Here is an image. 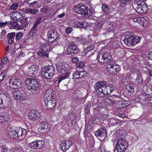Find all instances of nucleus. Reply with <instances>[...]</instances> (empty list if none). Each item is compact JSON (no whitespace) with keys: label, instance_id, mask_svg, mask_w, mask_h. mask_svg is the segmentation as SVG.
<instances>
[{"label":"nucleus","instance_id":"26","mask_svg":"<svg viewBox=\"0 0 152 152\" xmlns=\"http://www.w3.org/2000/svg\"><path fill=\"white\" fill-rule=\"evenodd\" d=\"M104 63H107L108 65L110 64L112 57L110 54L108 53H104Z\"/></svg>","mask_w":152,"mask_h":152},{"label":"nucleus","instance_id":"50","mask_svg":"<svg viewBox=\"0 0 152 152\" xmlns=\"http://www.w3.org/2000/svg\"><path fill=\"white\" fill-rule=\"evenodd\" d=\"M41 20V17H40L36 20L33 26L37 28V26L40 23Z\"/></svg>","mask_w":152,"mask_h":152},{"label":"nucleus","instance_id":"3","mask_svg":"<svg viewBox=\"0 0 152 152\" xmlns=\"http://www.w3.org/2000/svg\"><path fill=\"white\" fill-rule=\"evenodd\" d=\"M73 10L76 13L83 15L86 17L91 16L93 14V12L90 9H88L85 5L78 4L74 7Z\"/></svg>","mask_w":152,"mask_h":152},{"label":"nucleus","instance_id":"8","mask_svg":"<svg viewBox=\"0 0 152 152\" xmlns=\"http://www.w3.org/2000/svg\"><path fill=\"white\" fill-rule=\"evenodd\" d=\"M51 45L47 43L42 44L40 45V50L37 54L40 57L48 58V52L51 49Z\"/></svg>","mask_w":152,"mask_h":152},{"label":"nucleus","instance_id":"7","mask_svg":"<svg viewBox=\"0 0 152 152\" xmlns=\"http://www.w3.org/2000/svg\"><path fill=\"white\" fill-rule=\"evenodd\" d=\"M27 88L29 90L37 91L39 89V84L38 81L31 78H27L25 80Z\"/></svg>","mask_w":152,"mask_h":152},{"label":"nucleus","instance_id":"10","mask_svg":"<svg viewBox=\"0 0 152 152\" xmlns=\"http://www.w3.org/2000/svg\"><path fill=\"white\" fill-rule=\"evenodd\" d=\"M135 3L137 5L136 9L138 12L140 13H144L147 12L148 10V8L147 4L144 1L136 0Z\"/></svg>","mask_w":152,"mask_h":152},{"label":"nucleus","instance_id":"17","mask_svg":"<svg viewBox=\"0 0 152 152\" xmlns=\"http://www.w3.org/2000/svg\"><path fill=\"white\" fill-rule=\"evenodd\" d=\"M72 145V143L71 140H66L61 144L60 147L62 150L65 151L69 149Z\"/></svg>","mask_w":152,"mask_h":152},{"label":"nucleus","instance_id":"2","mask_svg":"<svg viewBox=\"0 0 152 152\" xmlns=\"http://www.w3.org/2000/svg\"><path fill=\"white\" fill-rule=\"evenodd\" d=\"M141 39L140 37L136 36L135 34L131 33L129 35H125L124 41L126 45L131 47L132 46L135 45L140 42Z\"/></svg>","mask_w":152,"mask_h":152},{"label":"nucleus","instance_id":"51","mask_svg":"<svg viewBox=\"0 0 152 152\" xmlns=\"http://www.w3.org/2000/svg\"><path fill=\"white\" fill-rule=\"evenodd\" d=\"M21 150V148H20L15 147L12 149V152H20Z\"/></svg>","mask_w":152,"mask_h":152},{"label":"nucleus","instance_id":"47","mask_svg":"<svg viewBox=\"0 0 152 152\" xmlns=\"http://www.w3.org/2000/svg\"><path fill=\"white\" fill-rule=\"evenodd\" d=\"M22 36V33L20 32L17 33L15 35V39L16 41H18L20 39Z\"/></svg>","mask_w":152,"mask_h":152},{"label":"nucleus","instance_id":"36","mask_svg":"<svg viewBox=\"0 0 152 152\" xmlns=\"http://www.w3.org/2000/svg\"><path fill=\"white\" fill-rule=\"evenodd\" d=\"M97 58L99 61L102 63H104V54H99L97 56Z\"/></svg>","mask_w":152,"mask_h":152},{"label":"nucleus","instance_id":"54","mask_svg":"<svg viewBox=\"0 0 152 152\" xmlns=\"http://www.w3.org/2000/svg\"><path fill=\"white\" fill-rule=\"evenodd\" d=\"M79 72L77 71L75 72L73 74V77L75 79L79 78Z\"/></svg>","mask_w":152,"mask_h":152},{"label":"nucleus","instance_id":"15","mask_svg":"<svg viewBox=\"0 0 152 152\" xmlns=\"http://www.w3.org/2000/svg\"><path fill=\"white\" fill-rule=\"evenodd\" d=\"M38 71V68L37 65L31 66L28 68L27 75L29 76H33L37 73Z\"/></svg>","mask_w":152,"mask_h":152},{"label":"nucleus","instance_id":"53","mask_svg":"<svg viewBox=\"0 0 152 152\" xmlns=\"http://www.w3.org/2000/svg\"><path fill=\"white\" fill-rule=\"evenodd\" d=\"M119 1L121 2L122 4H129L131 0H119Z\"/></svg>","mask_w":152,"mask_h":152},{"label":"nucleus","instance_id":"29","mask_svg":"<svg viewBox=\"0 0 152 152\" xmlns=\"http://www.w3.org/2000/svg\"><path fill=\"white\" fill-rule=\"evenodd\" d=\"M20 23L21 24L20 25V27L22 29H23L24 28H26L28 26L29 23L27 18H26L23 20L21 21Z\"/></svg>","mask_w":152,"mask_h":152},{"label":"nucleus","instance_id":"37","mask_svg":"<svg viewBox=\"0 0 152 152\" xmlns=\"http://www.w3.org/2000/svg\"><path fill=\"white\" fill-rule=\"evenodd\" d=\"M36 142V144H37V148L38 149L42 148L44 144V142L43 140H37Z\"/></svg>","mask_w":152,"mask_h":152},{"label":"nucleus","instance_id":"21","mask_svg":"<svg viewBox=\"0 0 152 152\" xmlns=\"http://www.w3.org/2000/svg\"><path fill=\"white\" fill-rule=\"evenodd\" d=\"M106 130L104 128H100L95 132V134L97 137H102L105 136Z\"/></svg>","mask_w":152,"mask_h":152},{"label":"nucleus","instance_id":"43","mask_svg":"<svg viewBox=\"0 0 152 152\" xmlns=\"http://www.w3.org/2000/svg\"><path fill=\"white\" fill-rule=\"evenodd\" d=\"M127 113L126 111H121L118 113V115L121 118H124L127 115Z\"/></svg>","mask_w":152,"mask_h":152},{"label":"nucleus","instance_id":"20","mask_svg":"<svg viewBox=\"0 0 152 152\" xmlns=\"http://www.w3.org/2000/svg\"><path fill=\"white\" fill-rule=\"evenodd\" d=\"M133 21L134 22H138L140 23L144 27L146 26L147 25V21L143 17L141 18L138 17L136 18H133Z\"/></svg>","mask_w":152,"mask_h":152},{"label":"nucleus","instance_id":"61","mask_svg":"<svg viewBox=\"0 0 152 152\" xmlns=\"http://www.w3.org/2000/svg\"><path fill=\"white\" fill-rule=\"evenodd\" d=\"M84 64L83 62H81L78 63L77 65V67H82L83 66Z\"/></svg>","mask_w":152,"mask_h":152},{"label":"nucleus","instance_id":"45","mask_svg":"<svg viewBox=\"0 0 152 152\" xmlns=\"http://www.w3.org/2000/svg\"><path fill=\"white\" fill-rule=\"evenodd\" d=\"M18 7V4L16 3L13 4L9 8L10 10H17Z\"/></svg>","mask_w":152,"mask_h":152},{"label":"nucleus","instance_id":"38","mask_svg":"<svg viewBox=\"0 0 152 152\" xmlns=\"http://www.w3.org/2000/svg\"><path fill=\"white\" fill-rule=\"evenodd\" d=\"M38 12V10L35 9H28L26 10L25 12L26 13H31L32 14H34L37 13Z\"/></svg>","mask_w":152,"mask_h":152},{"label":"nucleus","instance_id":"22","mask_svg":"<svg viewBox=\"0 0 152 152\" xmlns=\"http://www.w3.org/2000/svg\"><path fill=\"white\" fill-rule=\"evenodd\" d=\"M16 130L17 138L20 136H24L26 134L27 132V130L26 129L19 127H17L16 128Z\"/></svg>","mask_w":152,"mask_h":152},{"label":"nucleus","instance_id":"35","mask_svg":"<svg viewBox=\"0 0 152 152\" xmlns=\"http://www.w3.org/2000/svg\"><path fill=\"white\" fill-rule=\"evenodd\" d=\"M127 101H119L116 104V107H123L125 106Z\"/></svg>","mask_w":152,"mask_h":152},{"label":"nucleus","instance_id":"9","mask_svg":"<svg viewBox=\"0 0 152 152\" xmlns=\"http://www.w3.org/2000/svg\"><path fill=\"white\" fill-rule=\"evenodd\" d=\"M22 83L21 78L19 77H11L9 80L10 86L14 89L21 87Z\"/></svg>","mask_w":152,"mask_h":152},{"label":"nucleus","instance_id":"46","mask_svg":"<svg viewBox=\"0 0 152 152\" xmlns=\"http://www.w3.org/2000/svg\"><path fill=\"white\" fill-rule=\"evenodd\" d=\"M37 28L33 26L31 29L29 34L31 35L32 34L33 35H34L35 34L37 31Z\"/></svg>","mask_w":152,"mask_h":152},{"label":"nucleus","instance_id":"30","mask_svg":"<svg viewBox=\"0 0 152 152\" xmlns=\"http://www.w3.org/2000/svg\"><path fill=\"white\" fill-rule=\"evenodd\" d=\"M126 88L132 94L134 93V86L133 84L129 83L126 85Z\"/></svg>","mask_w":152,"mask_h":152},{"label":"nucleus","instance_id":"5","mask_svg":"<svg viewBox=\"0 0 152 152\" xmlns=\"http://www.w3.org/2000/svg\"><path fill=\"white\" fill-rule=\"evenodd\" d=\"M106 82L104 81H99L97 82L94 85V87L99 97H104L107 93L105 87Z\"/></svg>","mask_w":152,"mask_h":152},{"label":"nucleus","instance_id":"14","mask_svg":"<svg viewBox=\"0 0 152 152\" xmlns=\"http://www.w3.org/2000/svg\"><path fill=\"white\" fill-rule=\"evenodd\" d=\"M107 70L110 73H114L116 74V73L120 70L119 66L117 64H111L110 63L107 66Z\"/></svg>","mask_w":152,"mask_h":152},{"label":"nucleus","instance_id":"16","mask_svg":"<svg viewBox=\"0 0 152 152\" xmlns=\"http://www.w3.org/2000/svg\"><path fill=\"white\" fill-rule=\"evenodd\" d=\"M40 114L34 110H32L29 112L28 114L29 118L33 121H37L39 119L40 117Z\"/></svg>","mask_w":152,"mask_h":152},{"label":"nucleus","instance_id":"58","mask_svg":"<svg viewBox=\"0 0 152 152\" xmlns=\"http://www.w3.org/2000/svg\"><path fill=\"white\" fill-rule=\"evenodd\" d=\"M45 97V101H47V102H49L50 101H51L53 100V98L52 97H50L47 96L46 97Z\"/></svg>","mask_w":152,"mask_h":152},{"label":"nucleus","instance_id":"40","mask_svg":"<svg viewBox=\"0 0 152 152\" xmlns=\"http://www.w3.org/2000/svg\"><path fill=\"white\" fill-rule=\"evenodd\" d=\"M102 8L105 13H107L110 12V10L106 4H103L102 6Z\"/></svg>","mask_w":152,"mask_h":152},{"label":"nucleus","instance_id":"25","mask_svg":"<svg viewBox=\"0 0 152 152\" xmlns=\"http://www.w3.org/2000/svg\"><path fill=\"white\" fill-rule=\"evenodd\" d=\"M23 17L21 13L16 12L13 16V19L14 20H16L18 21H21L23 20Z\"/></svg>","mask_w":152,"mask_h":152},{"label":"nucleus","instance_id":"6","mask_svg":"<svg viewBox=\"0 0 152 152\" xmlns=\"http://www.w3.org/2000/svg\"><path fill=\"white\" fill-rule=\"evenodd\" d=\"M128 143L125 138H120L116 142L115 149L117 152H124L127 149Z\"/></svg>","mask_w":152,"mask_h":152},{"label":"nucleus","instance_id":"11","mask_svg":"<svg viewBox=\"0 0 152 152\" xmlns=\"http://www.w3.org/2000/svg\"><path fill=\"white\" fill-rule=\"evenodd\" d=\"M48 42L52 43V45L54 47L57 44V42L56 39L57 37V33L53 30H50L48 31Z\"/></svg>","mask_w":152,"mask_h":152},{"label":"nucleus","instance_id":"39","mask_svg":"<svg viewBox=\"0 0 152 152\" xmlns=\"http://www.w3.org/2000/svg\"><path fill=\"white\" fill-rule=\"evenodd\" d=\"M52 90L49 88L47 90L45 94L44 97H46L47 96L52 97Z\"/></svg>","mask_w":152,"mask_h":152},{"label":"nucleus","instance_id":"19","mask_svg":"<svg viewBox=\"0 0 152 152\" xmlns=\"http://www.w3.org/2000/svg\"><path fill=\"white\" fill-rule=\"evenodd\" d=\"M13 97L17 100H23L24 99V95L21 92L15 91L13 93Z\"/></svg>","mask_w":152,"mask_h":152},{"label":"nucleus","instance_id":"32","mask_svg":"<svg viewBox=\"0 0 152 152\" xmlns=\"http://www.w3.org/2000/svg\"><path fill=\"white\" fill-rule=\"evenodd\" d=\"M103 25V23L102 21H100L96 23L94 26V29L95 30H98L101 28Z\"/></svg>","mask_w":152,"mask_h":152},{"label":"nucleus","instance_id":"24","mask_svg":"<svg viewBox=\"0 0 152 152\" xmlns=\"http://www.w3.org/2000/svg\"><path fill=\"white\" fill-rule=\"evenodd\" d=\"M74 23L75 25L79 28H84L87 26L86 22L76 21Z\"/></svg>","mask_w":152,"mask_h":152},{"label":"nucleus","instance_id":"31","mask_svg":"<svg viewBox=\"0 0 152 152\" xmlns=\"http://www.w3.org/2000/svg\"><path fill=\"white\" fill-rule=\"evenodd\" d=\"M53 9L51 7H45L42 12L46 15H49L53 12Z\"/></svg>","mask_w":152,"mask_h":152},{"label":"nucleus","instance_id":"52","mask_svg":"<svg viewBox=\"0 0 152 152\" xmlns=\"http://www.w3.org/2000/svg\"><path fill=\"white\" fill-rule=\"evenodd\" d=\"M36 143V142L35 141L30 143L29 144L30 145L31 147L33 148H37V145Z\"/></svg>","mask_w":152,"mask_h":152},{"label":"nucleus","instance_id":"33","mask_svg":"<svg viewBox=\"0 0 152 152\" xmlns=\"http://www.w3.org/2000/svg\"><path fill=\"white\" fill-rule=\"evenodd\" d=\"M8 133L10 138L13 139H16L17 138L16 129L14 130H9Z\"/></svg>","mask_w":152,"mask_h":152},{"label":"nucleus","instance_id":"34","mask_svg":"<svg viewBox=\"0 0 152 152\" xmlns=\"http://www.w3.org/2000/svg\"><path fill=\"white\" fill-rule=\"evenodd\" d=\"M137 77L136 79L137 81L138 84L142 85L143 80L142 77V76L141 73H138L137 74Z\"/></svg>","mask_w":152,"mask_h":152},{"label":"nucleus","instance_id":"56","mask_svg":"<svg viewBox=\"0 0 152 152\" xmlns=\"http://www.w3.org/2000/svg\"><path fill=\"white\" fill-rule=\"evenodd\" d=\"M145 100L146 101H150V99L151 98V95L148 94H146L145 97Z\"/></svg>","mask_w":152,"mask_h":152},{"label":"nucleus","instance_id":"59","mask_svg":"<svg viewBox=\"0 0 152 152\" xmlns=\"http://www.w3.org/2000/svg\"><path fill=\"white\" fill-rule=\"evenodd\" d=\"M72 31V28H68L65 29V32L67 34L70 33Z\"/></svg>","mask_w":152,"mask_h":152},{"label":"nucleus","instance_id":"62","mask_svg":"<svg viewBox=\"0 0 152 152\" xmlns=\"http://www.w3.org/2000/svg\"><path fill=\"white\" fill-rule=\"evenodd\" d=\"M144 121H142V122L147 123V122H152V118H147L146 119H144L143 120Z\"/></svg>","mask_w":152,"mask_h":152},{"label":"nucleus","instance_id":"42","mask_svg":"<svg viewBox=\"0 0 152 152\" xmlns=\"http://www.w3.org/2000/svg\"><path fill=\"white\" fill-rule=\"evenodd\" d=\"M80 92L79 90H76L74 91V93L73 94V97L75 99H78V98H79L78 95H80Z\"/></svg>","mask_w":152,"mask_h":152},{"label":"nucleus","instance_id":"64","mask_svg":"<svg viewBox=\"0 0 152 152\" xmlns=\"http://www.w3.org/2000/svg\"><path fill=\"white\" fill-rule=\"evenodd\" d=\"M1 152H7L8 151L9 149L6 148H1Z\"/></svg>","mask_w":152,"mask_h":152},{"label":"nucleus","instance_id":"49","mask_svg":"<svg viewBox=\"0 0 152 152\" xmlns=\"http://www.w3.org/2000/svg\"><path fill=\"white\" fill-rule=\"evenodd\" d=\"M1 61L2 62L0 64V65L2 66V64H6L8 62V60L6 58L4 57L1 60Z\"/></svg>","mask_w":152,"mask_h":152},{"label":"nucleus","instance_id":"12","mask_svg":"<svg viewBox=\"0 0 152 152\" xmlns=\"http://www.w3.org/2000/svg\"><path fill=\"white\" fill-rule=\"evenodd\" d=\"M79 50L78 47L75 45L74 43H70L69 44L67 50L68 54L72 55L74 54H76Z\"/></svg>","mask_w":152,"mask_h":152},{"label":"nucleus","instance_id":"63","mask_svg":"<svg viewBox=\"0 0 152 152\" xmlns=\"http://www.w3.org/2000/svg\"><path fill=\"white\" fill-rule=\"evenodd\" d=\"M18 52L20 55L18 56V58H20V56H24V53H23V52L21 50H19Z\"/></svg>","mask_w":152,"mask_h":152},{"label":"nucleus","instance_id":"57","mask_svg":"<svg viewBox=\"0 0 152 152\" xmlns=\"http://www.w3.org/2000/svg\"><path fill=\"white\" fill-rule=\"evenodd\" d=\"M79 60L78 58L77 57H74L72 59V61L73 63H76L79 62Z\"/></svg>","mask_w":152,"mask_h":152},{"label":"nucleus","instance_id":"28","mask_svg":"<svg viewBox=\"0 0 152 152\" xmlns=\"http://www.w3.org/2000/svg\"><path fill=\"white\" fill-rule=\"evenodd\" d=\"M8 94L6 93L4 96V101L3 102V108L4 107H7L10 104V102L9 101V98L8 97Z\"/></svg>","mask_w":152,"mask_h":152},{"label":"nucleus","instance_id":"13","mask_svg":"<svg viewBox=\"0 0 152 152\" xmlns=\"http://www.w3.org/2000/svg\"><path fill=\"white\" fill-rule=\"evenodd\" d=\"M40 124V127L39 128V129H40V132L42 133H46L51 129L50 125L46 121L41 122Z\"/></svg>","mask_w":152,"mask_h":152},{"label":"nucleus","instance_id":"23","mask_svg":"<svg viewBox=\"0 0 152 152\" xmlns=\"http://www.w3.org/2000/svg\"><path fill=\"white\" fill-rule=\"evenodd\" d=\"M116 23L115 22H107L106 24L107 30L108 32L113 31L116 26Z\"/></svg>","mask_w":152,"mask_h":152},{"label":"nucleus","instance_id":"41","mask_svg":"<svg viewBox=\"0 0 152 152\" xmlns=\"http://www.w3.org/2000/svg\"><path fill=\"white\" fill-rule=\"evenodd\" d=\"M15 34L14 32H12L8 33L7 36V39L14 40Z\"/></svg>","mask_w":152,"mask_h":152},{"label":"nucleus","instance_id":"27","mask_svg":"<svg viewBox=\"0 0 152 152\" xmlns=\"http://www.w3.org/2000/svg\"><path fill=\"white\" fill-rule=\"evenodd\" d=\"M105 87L106 88V90L107 92L105 95L110 94L114 89V87L113 85L107 84L106 83Z\"/></svg>","mask_w":152,"mask_h":152},{"label":"nucleus","instance_id":"4","mask_svg":"<svg viewBox=\"0 0 152 152\" xmlns=\"http://www.w3.org/2000/svg\"><path fill=\"white\" fill-rule=\"evenodd\" d=\"M55 72V67L53 65H49L42 68V76L45 79H50Z\"/></svg>","mask_w":152,"mask_h":152},{"label":"nucleus","instance_id":"60","mask_svg":"<svg viewBox=\"0 0 152 152\" xmlns=\"http://www.w3.org/2000/svg\"><path fill=\"white\" fill-rule=\"evenodd\" d=\"M118 100H111L110 101L111 103L113 104H114L115 106H116V104L118 102Z\"/></svg>","mask_w":152,"mask_h":152},{"label":"nucleus","instance_id":"18","mask_svg":"<svg viewBox=\"0 0 152 152\" xmlns=\"http://www.w3.org/2000/svg\"><path fill=\"white\" fill-rule=\"evenodd\" d=\"M46 107L48 110H50L55 108L57 104L56 100L53 99V100L49 102L45 101Z\"/></svg>","mask_w":152,"mask_h":152},{"label":"nucleus","instance_id":"48","mask_svg":"<svg viewBox=\"0 0 152 152\" xmlns=\"http://www.w3.org/2000/svg\"><path fill=\"white\" fill-rule=\"evenodd\" d=\"M87 75L86 72L85 71L79 72V78H81L85 77Z\"/></svg>","mask_w":152,"mask_h":152},{"label":"nucleus","instance_id":"44","mask_svg":"<svg viewBox=\"0 0 152 152\" xmlns=\"http://www.w3.org/2000/svg\"><path fill=\"white\" fill-rule=\"evenodd\" d=\"M94 48V46L93 45H90L88 46L84 50V52H87L89 51L92 50Z\"/></svg>","mask_w":152,"mask_h":152},{"label":"nucleus","instance_id":"55","mask_svg":"<svg viewBox=\"0 0 152 152\" xmlns=\"http://www.w3.org/2000/svg\"><path fill=\"white\" fill-rule=\"evenodd\" d=\"M6 121L5 120L3 116H0V124H4Z\"/></svg>","mask_w":152,"mask_h":152},{"label":"nucleus","instance_id":"1","mask_svg":"<svg viewBox=\"0 0 152 152\" xmlns=\"http://www.w3.org/2000/svg\"><path fill=\"white\" fill-rule=\"evenodd\" d=\"M57 71L60 72L61 77L58 78V83H60L62 80L68 78L70 72L67 71V68L65 66L64 63L58 62L56 65Z\"/></svg>","mask_w":152,"mask_h":152}]
</instances>
